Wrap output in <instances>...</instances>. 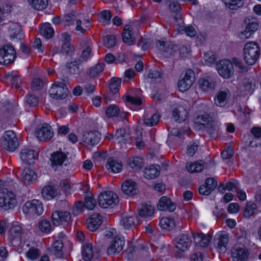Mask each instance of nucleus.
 Returning a JSON list of instances; mask_svg holds the SVG:
<instances>
[{
  "label": "nucleus",
  "mask_w": 261,
  "mask_h": 261,
  "mask_svg": "<svg viewBox=\"0 0 261 261\" xmlns=\"http://www.w3.org/2000/svg\"><path fill=\"white\" fill-rule=\"evenodd\" d=\"M260 54L259 45L254 42L247 43L243 49V57L248 65H254L257 61Z\"/></svg>",
  "instance_id": "nucleus-1"
},
{
  "label": "nucleus",
  "mask_w": 261,
  "mask_h": 261,
  "mask_svg": "<svg viewBox=\"0 0 261 261\" xmlns=\"http://www.w3.org/2000/svg\"><path fill=\"white\" fill-rule=\"evenodd\" d=\"M17 201L15 195L12 192L5 189L0 190V207L5 210L13 209L16 206Z\"/></svg>",
  "instance_id": "nucleus-2"
},
{
  "label": "nucleus",
  "mask_w": 261,
  "mask_h": 261,
  "mask_svg": "<svg viewBox=\"0 0 261 261\" xmlns=\"http://www.w3.org/2000/svg\"><path fill=\"white\" fill-rule=\"evenodd\" d=\"M16 58V51L10 44L4 45L0 48V64L8 65L14 62Z\"/></svg>",
  "instance_id": "nucleus-3"
},
{
  "label": "nucleus",
  "mask_w": 261,
  "mask_h": 261,
  "mask_svg": "<svg viewBox=\"0 0 261 261\" xmlns=\"http://www.w3.org/2000/svg\"><path fill=\"white\" fill-rule=\"evenodd\" d=\"M245 30L239 34V38L242 40H246L257 30L258 23L257 20L253 17L247 18L244 20Z\"/></svg>",
  "instance_id": "nucleus-4"
},
{
  "label": "nucleus",
  "mask_w": 261,
  "mask_h": 261,
  "mask_svg": "<svg viewBox=\"0 0 261 261\" xmlns=\"http://www.w3.org/2000/svg\"><path fill=\"white\" fill-rule=\"evenodd\" d=\"M4 148L9 151L15 150L18 146L16 135L13 130L5 132L1 142Z\"/></svg>",
  "instance_id": "nucleus-5"
},
{
  "label": "nucleus",
  "mask_w": 261,
  "mask_h": 261,
  "mask_svg": "<svg viewBox=\"0 0 261 261\" xmlns=\"http://www.w3.org/2000/svg\"><path fill=\"white\" fill-rule=\"evenodd\" d=\"M195 80L194 72L190 69H187L180 76L178 82V87L181 92L187 91L193 85Z\"/></svg>",
  "instance_id": "nucleus-6"
},
{
  "label": "nucleus",
  "mask_w": 261,
  "mask_h": 261,
  "mask_svg": "<svg viewBox=\"0 0 261 261\" xmlns=\"http://www.w3.org/2000/svg\"><path fill=\"white\" fill-rule=\"evenodd\" d=\"M118 202L117 195L111 191H105L100 194L98 197L99 205L104 208L113 206Z\"/></svg>",
  "instance_id": "nucleus-7"
},
{
  "label": "nucleus",
  "mask_w": 261,
  "mask_h": 261,
  "mask_svg": "<svg viewBox=\"0 0 261 261\" xmlns=\"http://www.w3.org/2000/svg\"><path fill=\"white\" fill-rule=\"evenodd\" d=\"M68 91V89L65 84L59 82L53 85L49 90V93L53 98L62 99L67 96Z\"/></svg>",
  "instance_id": "nucleus-8"
},
{
  "label": "nucleus",
  "mask_w": 261,
  "mask_h": 261,
  "mask_svg": "<svg viewBox=\"0 0 261 261\" xmlns=\"http://www.w3.org/2000/svg\"><path fill=\"white\" fill-rule=\"evenodd\" d=\"M217 70L220 76L228 79L233 74L232 63L229 60L224 59L220 61L216 64Z\"/></svg>",
  "instance_id": "nucleus-9"
},
{
  "label": "nucleus",
  "mask_w": 261,
  "mask_h": 261,
  "mask_svg": "<svg viewBox=\"0 0 261 261\" xmlns=\"http://www.w3.org/2000/svg\"><path fill=\"white\" fill-rule=\"evenodd\" d=\"M228 241V234L225 231L220 232L215 236L214 244L220 253H224L226 251Z\"/></svg>",
  "instance_id": "nucleus-10"
},
{
  "label": "nucleus",
  "mask_w": 261,
  "mask_h": 261,
  "mask_svg": "<svg viewBox=\"0 0 261 261\" xmlns=\"http://www.w3.org/2000/svg\"><path fill=\"white\" fill-rule=\"evenodd\" d=\"M23 211L28 214L40 215L43 212L42 204L38 200L27 201L23 207Z\"/></svg>",
  "instance_id": "nucleus-11"
},
{
  "label": "nucleus",
  "mask_w": 261,
  "mask_h": 261,
  "mask_svg": "<svg viewBox=\"0 0 261 261\" xmlns=\"http://www.w3.org/2000/svg\"><path fill=\"white\" fill-rule=\"evenodd\" d=\"M125 245V240L123 237L117 236L111 241L108 247L107 252L109 255H114L121 252Z\"/></svg>",
  "instance_id": "nucleus-12"
},
{
  "label": "nucleus",
  "mask_w": 261,
  "mask_h": 261,
  "mask_svg": "<svg viewBox=\"0 0 261 261\" xmlns=\"http://www.w3.org/2000/svg\"><path fill=\"white\" fill-rule=\"evenodd\" d=\"M71 219V214L68 211H56L52 213L51 220L53 224L55 226L68 223Z\"/></svg>",
  "instance_id": "nucleus-13"
},
{
  "label": "nucleus",
  "mask_w": 261,
  "mask_h": 261,
  "mask_svg": "<svg viewBox=\"0 0 261 261\" xmlns=\"http://www.w3.org/2000/svg\"><path fill=\"white\" fill-rule=\"evenodd\" d=\"M53 134L51 126L47 123H44L40 128H37L35 132L36 136L41 141L50 140L53 137Z\"/></svg>",
  "instance_id": "nucleus-14"
},
{
  "label": "nucleus",
  "mask_w": 261,
  "mask_h": 261,
  "mask_svg": "<svg viewBox=\"0 0 261 261\" xmlns=\"http://www.w3.org/2000/svg\"><path fill=\"white\" fill-rule=\"evenodd\" d=\"M99 249L93 248L91 243H88L83 245L82 255L85 261H90L93 258H97L99 257Z\"/></svg>",
  "instance_id": "nucleus-15"
},
{
  "label": "nucleus",
  "mask_w": 261,
  "mask_h": 261,
  "mask_svg": "<svg viewBox=\"0 0 261 261\" xmlns=\"http://www.w3.org/2000/svg\"><path fill=\"white\" fill-rule=\"evenodd\" d=\"M100 134L96 131L85 132L82 135V141L92 146L98 144L100 140Z\"/></svg>",
  "instance_id": "nucleus-16"
},
{
  "label": "nucleus",
  "mask_w": 261,
  "mask_h": 261,
  "mask_svg": "<svg viewBox=\"0 0 261 261\" xmlns=\"http://www.w3.org/2000/svg\"><path fill=\"white\" fill-rule=\"evenodd\" d=\"M22 161L27 164H32L38 158V152L30 148H24L20 152Z\"/></svg>",
  "instance_id": "nucleus-17"
},
{
  "label": "nucleus",
  "mask_w": 261,
  "mask_h": 261,
  "mask_svg": "<svg viewBox=\"0 0 261 261\" xmlns=\"http://www.w3.org/2000/svg\"><path fill=\"white\" fill-rule=\"evenodd\" d=\"M160 116L153 110L145 112L143 121L144 124L148 126L156 125L159 122Z\"/></svg>",
  "instance_id": "nucleus-18"
},
{
  "label": "nucleus",
  "mask_w": 261,
  "mask_h": 261,
  "mask_svg": "<svg viewBox=\"0 0 261 261\" xmlns=\"http://www.w3.org/2000/svg\"><path fill=\"white\" fill-rule=\"evenodd\" d=\"M114 139L121 145L127 143L130 144L132 142L129 134L126 132L125 129L122 128L116 131L114 135Z\"/></svg>",
  "instance_id": "nucleus-19"
},
{
  "label": "nucleus",
  "mask_w": 261,
  "mask_h": 261,
  "mask_svg": "<svg viewBox=\"0 0 261 261\" xmlns=\"http://www.w3.org/2000/svg\"><path fill=\"white\" fill-rule=\"evenodd\" d=\"M192 244V241L187 234L182 233L177 239L176 247L181 252L187 250Z\"/></svg>",
  "instance_id": "nucleus-20"
},
{
  "label": "nucleus",
  "mask_w": 261,
  "mask_h": 261,
  "mask_svg": "<svg viewBox=\"0 0 261 261\" xmlns=\"http://www.w3.org/2000/svg\"><path fill=\"white\" fill-rule=\"evenodd\" d=\"M102 223V218L98 214H93L87 220L88 229L91 231H95Z\"/></svg>",
  "instance_id": "nucleus-21"
},
{
  "label": "nucleus",
  "mask_w": 261,
  "mask_h": 261,
  "mask_svg": "<svg viewBox=\"0 0 261 261\" xmlns=\"http://www.w3.org/2000/svg\"><path fill=\"white\" fill-rule=\"evenodd\" d=\"M158 208L160 211L173 212L176 208V205L172 202L167 197H162L158 202Z\"/></svg>",
  "instance_id": "nucleus-22"
},
{
  "label": "nucleus",
  "mask_w": 261,
  "mask_h": 261,
  "mask_svg": "<svg viewBox=\"0 0 261 261\" xmlns=\"http://www.w3.org/2000/svg\"><path fill=\"white\" fill-rule=\"evenodd\" d=\"M59 195L58 189L55 186H46L42 190V195L46 200H51Z\"/></svg>",
  "instance_id": "nucleus-23"
},
{
  "label": "nucleus",
  "mask_w": 261,
  "mask_h": 261,
  "mask_svg": "<svg viewBox=\"0 0 261 261\" xmlns=\"http://www.w3.org/2000/svg\"><path fill=\"white\" fill-rule=\"evenodd\" d=\"M121 189L122 192L128 196H133L138 192L137 185L132 180H126L122 185Z\"/></svg>",
  "instance_id": "nucleus-24"
},
{
  "label": "nucleus",
  "mask_w": 261,
  "mask_h": 261,
  "mask_svg": "<svg viewBox=\"0 0 261 261\" xmlns=\"http://www.w3.org/2000/svg\"><path fill=\"white\" fill-rule=\"evenodd\" d=\"M188 112L185 108L179 106L175 108L172 111V117L175 121L181 123L187 118Z\"/></svg>",
  "instance_id": "nucleus-25"
},
{
  "label": "nucleus",
  "mask_w": 261,
  "mask_h": 261,
  "mask_svg": "<svg viewBox=\"0 0 261 261\" xmlns=\"http://www.w3.org/2000/svg\"><path fill=\"white\" fill-rule=\"evenodd\" d=\"M199 86L204 91H208L214 89L216 80L212 77H206L200 79L199 81Z\"/></svg>",
  "instance_id": "nucleus-26"
},
{
  "label": "nucleus",
  "mask_w": 261,
  "mask_h": 261,
  "mask_svg": "<svg viewBox=\"0 0 261 261\" xmlns=\"http://www.w3.org/2000/svg\"><path fill=\"white\" fill-rule=\"evenodd\" d=\"M62 36L65 38V40L62 44L60 53L64 55L70 56L73 53L74 48L68 41V39H70V36L67 33H63Z\"/></svg>",
  "instance_id": "nucleus-27"
},
{
  "label": "nucleus",
  "mask_w": 261,
  "mask_h": 261,
  "mask_svg": "<svg viewBox=\"0 0 261 261\" xmlns=\"http://www.w3.org/2000/svg\"><path fill=\"white\" fill-rule=\"evenodd\" d=\"M229 96V90L228 89L221 90L216 95L215 98V103L219 107H223L225 106Z\"/></svg>",
  "instance_id": "nucleus-28"
},
{
  "label": "nucleus",
  "mask_w": 261,
  "mask_h": 261,
  "mask_svg": "<svg viewBox=\"0 0 261 261\" xmlns=\"http://www.w3.org/2000/svg\"><path fill=\"white\" fill-rule=\"evenodd\" d=\"M82 63L81 60L78 59L74 60L73 61L67 62L66 64V68L68 71L72 74H78L83 71V67L81 66Z\"/></svg>",
  "instance_id": "nucleus-29"
},
{
  "label": "nucleus",
  "mask_w": 261,
  "mask_h": 261,
  "mask_svg": "<svg viewBox=\"0 0 261 261\" xmlns=\"http://www.w3.org/2000/svg\"><path fill=\"white\" fill-rule=\"evenodd\" d=\"M106 167L109 171L116 173L121 170L122 165L121 162L115 159L114 157H110L107 160Z\"/></svg>",
  "instance_id": "nucleus-30"
},
{
  "label": "nucleus",
  "mask_w": 261,
  "mask_h": 261,
  "mask_svg": "<svg viewBox=\"0 0 261 261\" xmlns=\"http://www.w3.org/2000/svg\"><path fill=\"white\" fill-rule=\"evenodd\" d=\"M233 261H245L248 257V252L244 248H234L232 250Z\"/></svg>",
  "instance_id": "nucleus-31"
},
{
  "label": "nucleus",
  "mask_w": 261,
  "mask_h": 261,
  "mask_svg": "<svg viewBox=\"0 0 261 261\" xmlns=\"http://www.w3.org/2000/svg\"><path fill=\"white\" fill-rule=\"evenodd\" d=\"M160 167L158 165H151L146 167L144 172V176L148 179H154L160 174Z\"/></svg>",
  "instance_id": "nucleus-32"
},
{
  "label": "nucleus",
  "mask_w": 261,
  "mask_h": 261,
  "mask_svg": "<svg viewBox=\"0 0 261 261\" xmlns=\"http://www.w3.org/2000/svg\"><path fill=\"white\" fill-rule=\"evenodd\" d=\"M193 237L195 243L197 245L202 247H205L208 246L210 237L208 236L205 235L202 233H193Z\"/></svg>",
  "instance_id": "nucleus-33"
},
{
  "label": "nucleus",
  "mask_w": 261,
  "mask_h": 261,
  "mask_svg": "<svg viewBox=\"0 0 261 261\" xmlns=\"http://www.w3.org/2000/svg\"><path fill=\"white\" fill-rule=\"evenodd\" d=\"M22 229L20 226L14 225L9 230L10 239L12 242H20Z\"/></svg>",
  "instance_id": "nucleus-34"
},
{
  "label": "nucleus",
  "mask_w": 261,
  "mask_h": 261,
  "mask_svg": "<svg viewBox=\"0 0 261 261\" xmlns=\"http://www.w3.org/2000/svg\"><path fill=\"white\" fill-rule=\"evenodd\" d=\"M67 158L66 154L62 151L55 152L50 158L51 165L61 166Z\"/></svg>",
  "instance_id": "nucleus-35"
},
{
  "label": "nucleus",
  "mask_w": 261,
  "mask_h": 261,
  "mask_svg": "<svg viewBox=\"0 0 261 261\" xmlns=\"http://www.w3.org/2000/svg\"><path fill=\"white\" fill-rule=\"evenodd\" d=\"M132 27L130 25H126L123 29L122 36L124 43L131 45L135 42V39L132 37Z\"/></svg>",
  "instance_id": "nucleus-36"
},
{
  "label": "nucleus",
  "mask_w": 261,
  "mask_h": 261,
  "mask_svg": "<svg viewBox=\"0 0 261 261\" xmlns=\"http://www.w3.org/2000/svg\"><path fill=\"white\" fill-rule=\"evenodd\" d=\"M10 35L11 38L20 39L22 37L21 34V26L17 22H10L8 24Z\"/></svg>",
  "instance_id": "nucleus-37"
},
{
  "label": "nucleus",
  "mask_w": 261,
  "mask_h": 261,
  "mask_svg": "<svg viewBox=\"0 0 261 261\" xmlns=\"http://www.w3.org/2000/svg\"><path fill=\"white\" fill-rule=\"evenodd\" d=\"M21 176L25 184H29L36 179L37 174L34 170L29 168H26L22 171Z\"/></svg>",
  "instance_id": "nucleus-38"
},
{
  "label": "nucleus",
  "mask_w": 261,
  "mask_h": 261,
  "mask_svg": "<svg viewBox=\"0 0 261 261\" xmlns=\"http://www.w3.org/2000/svg\"><path fill=\"white\" fill-rule=\"evenodd\" d=\"M154 207L151 205L143 204L139 209L138 214L141 217L147 218L152 215L154 213Z\"/></svg>",
  "instance_id": "nucleus-39"
},
{
  "label": "nucleus",
  "mask_w": 261,
  "mask_h": 261,
  "mask_svg": "<svg viewBox=\"0 0 261 261\" xmlns=\"http://www.w3.org/2000/svg\"><path fill=\"white\" fill-rule=\"evenodd\" d=\"M40 34L46 39L51 38L54 35V29L51 27L50 23H45L40 27Z\"/></svg>",
  "instance_id": "nucleus-40"
},
{
  "label": "nucleus",
  "mask_w": 261,
  "mask_h": 261,
  "mask_svg": "<svg viewBox=\"0 0 261 261\" xmlns=\"http://www.w3.org/2000/svg\"><path fill=\"white\" fill-rule=\"evenodd\" d=\"M258 211L256 204L252 202H248L244 211V216L246 218H249L253 215L256 214Z\"/></svg>",
  "instance_id": "nucleus-41"
},
{
  "label": "nucleus",
  "mask_w": 261,
  "mask_h": 261,
  "mask_svg": "<svg viewBox=\"0 0 261 261\" xmlns=\"http://www.w3.org/2000/svg\"><path fill=\"white\" fill-rule=\"evenodd\" d=\"M159 225L163 229L170 230L174 227L175 221L172 219L163 217L160 219Z\"/></svg>",
  "instance_id": "nucleus-42"
},
{
  "label": "nucleus",
  "mask_w": 261,
  "mask_h": 261,
  "mask_svg": "<svg viewBox=\"0 0 261 261\" xmlns=\"http://www.w3.org/2000/svg\"><path fill=\"white\" fill-rule=\"evenodd\" d=\"M105 64L103 63H97L95 66L91 67L87 71V74L91 77H94L100 73L104 69Z\"/></svg>",
  "instance_id": "nucleus-43"
},
{
  "label": "nucleus",
  "mask_w": 261,
  "mask_h": 261,
  "mask_svg": "<svg viewBox=\"0 0 261 261\" xmlns=\"http://www.w3.org/2000/svg\"><path fill=\"white\" fill-rule=\"evenodd\" d=\"M63 243L61 241H56L54 242L51 249V252L58 258L62 257L63 255L62 249Z\"/></svg>",
  "instance_id": "nucleus-44"
},
{
  "label": "nucleus",
  "mask_w": 261,
  "mask_h": 261,
  "mask_svg": "<svg viewBox=\"0 0 261 261\" xmlns=\"http://www.w3.org/2000/svg\"><path fill=\"white\" fill-rule=\"evenodd\" d=\"M156 46L160 50L163 52L168 53L170 55L172 54L175 50V46L173 44H169L167 46L164 41L159 40L156 42Z\"/></svg>",
  "instance_id": "nucleus-45"
},
{
  "label": "nucleus",
  "mask_w": 261,
  "mask_h": 261,
  "mask_svg": "<svg viewBox=\"0 0 261 261\" xmlns=\"http://www.w3.org/2000/svg\"><path fill=\"white\" fill-rule=\"evenodd\" d=\"M135 217L133 216L123 215L121 223L125 229H129L135 224Z\"/></svg>",
  "instance_id": "nucleus-46"
},
{
  "label": "nucleus",
  "mask_w": 261,
  "mask_h": 261,
  "mask_svg": "<svg viewBox=\"0 0 261 261\" xmlns=\"http://www.w3.org/2000/svg\"><path fill=\"white\" fill-rule=\"evenodd\" d=\"M204 168L203 164L197 162L187 164L186 168L189 172L196 173L201 172Z\"/></svg>",
  "instance_id": "nucleus-47"
},
{
  "label": "nucleus",
  "mask_w": 261,
  "mask_h": 261,
  "mask_svg": "<svg viewBox=\"0 0 261 261\" xmlns=\"http://www.w3.org/2000/svg\"><path fill=\"white\" fill-rule=\"evenodd\" d=\"M121 79L118 77H112L110 82L109 88L112 93L116 94L119 91V86L121 85Z\"/></svg>",
  "instance_id": "nucleus-48"
},
{
  "label": "nucleus",
  "mask_w": 261,
  "mask_h": 261,
  "mask_svg": "<svg viewBox=\"0 0 261 261\" xmlns=\"http://www.w3.org/2000/svg\"><path fill=\"white\" fill-rule=\"evenodd\" d=\"M33 7L37 10L45 9L48 5V0H29Z\"/></svg>",
  "instance_id": "nucleus-49"
},
{
  "label": "nucleus",
  "mask_w": 261,
  "mask_h": 261,
  "mask_svg": "<svg viewBox=\"0 0 261 261\" xmlns=\"http://www.w3.org/2000/svg\"><path fill=\"white\" fill-rule=\"evenodd\" d=\"M92 56V48L90 44H88L86 46L82 51V54L79 60H81V62H86Z\"/></svg>",
  "instance_id": "nucleus-50"
},
{
  "label": "nucleus",
  "mask_w": 261,
  "mask_h": 261,
  "mask_svg": "<svg viewBox=\"0 0 261 261\" xmlns=\"http://www.w3.org/2000/svg\"><path fill=\"white\" fill-rule=\"evenodd\" d=\"M226 7L230 10H236L243 5L242 0H223Z\"/></svg>",
  "instance_id": "nucleus-51"
},
{
  "label": "nucleus",
  "mask_w": 261,
  "mask_h": 261,
  "mask_svg": "<svg viewBox=\"0 0 261 261\" xmlns=\"http://www.w3.org/2000/svg\"><path fill=\"white\" fill-rule=\"evenodd\" d=\"M120 112L119 108L116 105H110L106 109V115L108 118L116 117Z\"/></svg>",
  "instance_id": "nucleus-52"
},
{
  "label": "nucleus",
  "mask_w": 261,
  "mask_h": 261,
  "mask_svg": "<svg viewBox=\"0 0 261 261\" xmlns=\"http://www.w3.org/2000/svg\"><path fill=\"white\" fill-rule=\"evenodd\" d=\"M142 159L138 156L130 159L128 161V164L132 168L139 169L142 167Z\"/></svg>",
  "instance_id": "nucleus-53"
},
{
  "label": "nucleus",
  "mask_w": 261,
  "mask_h": 261,
  "mask_svg": "<svg viewBox=\"0 0 261 261\" xmlns=\"http://www.w3.org/2000/svg\"><path fill=\"white\" fill-rule=\"evenodd\" d=\"M206 127L211 137L215 138L217 137L219 128L217 123L213 121L211 122L210 125H207Z\"/></svg>",
  "instance_id": "nucleus-54"
},
{
  "label": "nucleus",
  "mask_w": 261,
  "mask_h": 261,
  "mask_svg": "<svg viewBox=\"0 0 261 261\" xmlns=\"http://www.w3.org/2000/svg\"><path fill=\"white\" fill-rule=\"evenodd\" d=\"M96 204V201L92 196V194H88L85 199V207L88 210H93Z\"/></svg>",
  "instance_id": "nucleus-55"
},
{
  "label": "nucleus",
  "mask_w": 261,
  "mask_h": 261,
  "mask_svg": "<svg viewBox=\"0 0 261 261\" xmlns=\"http://www.w3.org/2000/svg\"><path fill=\"white\" fill-rule=\"evenodd\" d=\"M166 5L172 12H177L180 9V5L177 0H166Z\"/></svg>",
  "instance_id": "nucleus-56"
},
{
  "label": "nucleus",
  "mask_w": 261,
  "mask_h": 261,
  "mask_svg": "<svg viewBox=\"0 0 261 261\" xmlns=\"http://www.w3.org/2000/svg\"><path fill=\"white\" fill-rule=\"evenodd\" d=\"M38 227L41 231L46 233L50 232L51 229L50 222L46 219L39 221L38 223Z\"/></svg>",
  "instance_id": "nucleus-57"
},
{
  "label": "nucleus",
  "mask_w": 261,
  "mask_h": 261,
  "mask_svg": "<svg viewBox=\"0 0 261 261\" xmlns=\"http://www.w3.org/2000/svg\"><path fill=\"white\" fill-rule=\"evenodd\" d=\"M103 45L108 47H113L116 44V38L114 35H108L103 40Z\"/></svg>",
  "instance_id": "nucleus-58"
},
{
  "label": "nucleus",
  "mask_w": 261,
  "mask_h": 261,
  "mask_svg": "<svg viewBox=\"0 0 261 261\" xmlns=\"http://www.w3.org/2000/svg\"><path fill=\"white\" fill-rule=\"evenodd\" d=\"M25 102L31 107H35L39 103V98L34 94H29L25 96Z\"/></svg>",
  "instance_id": "nucleus-59"
},
{
  "label": "nucleus",
  "mask_w": 261,
  "mask_h": 261,
  "mask_svg": "<svg viewBox=\"0 0 261 261\" xmlns=\"http://www.w3.org/2000/svg\"><path fill=\"white\" fill-rule=\"evenodd\" d=\"M84 206V203L82 201H79L75 202L72 207V213L75 216L79 215L82 213Z\"/></svg>",
  "instance_id": "nucleus-60"
},
{
  "label": "nucleus",
  "mask_w": 261,
  "mask_h": 261,
  "mask_svg": "<svg viewBox=\"0 0 261 261\" xmlns=\"http://www.w3.org/2000/svg\"><path fill=\"white\" fill-rule=\"evenodd\" d=\"M147 77L150 79L152 82H156L158 80H160L162 77V73L158 70H149Z\"/></svg>",
  "instance_id": "nucleus-61"
},
{
  "label": "nucleus",
  "mask_w": 261,
  "mask_h": 261,
  "mask_svg": "<svg viewBox=\"0 0 261 261\" xmlns=\"http://www.w3.org/2000/svg\"><path fill=\"white\" fill-rule=\"evenodd\" d=\"M210 119L211 118L207 114L199 116L197 118L198 122L202 125H205L206 126L208 125H210L211 122H213L210 120Z\"/></svg>",
  "instance_id": "nucleus-62"
},
{
  "label": "nucleus",
  "mask_w": 261,
  "mask_h": 261,
  "mask_svg": "<svg viewBox=\"0 0 261 261\" xmlns=\"http://www.w3.org/2000/svg\"><path fill=\"white\" fill-rule=\"evenodd\" d=\"M204 185L213 192L217 186V182L214 178H208L206 179Z\"/></svg>",
  "instance_id": "nucleus-63"
},
{
  "label": "nucleus",
  "mask_w": 261,
  "mask_h": 261,
  "mask_svg": "<svg viewBox=\"0 0 261 261\" xmlns=\"http://www.w3.org/2000/svg\"><path fill=\"white\" fill-rule=\"evenodd\" d=\"M27 257L31 259H35L40 255V251L38 249L31 248L27 253Z\"/></svg>",
  "instance_id": "nucleus-64"
}]
</instances>
